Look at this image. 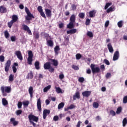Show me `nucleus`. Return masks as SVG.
Listing matches in <instances>:
<instances>
[{
  "label": "nucleus",
  "instance_id": "nucleus-62",
  "mask_svg": "<svg viewBox=\"0 0 127 127\" xmlns=\"http://www.w3.org/2000/svg\"><path fill=\"white\" fill-rule=\"evenodd\" d=\"M12 70H13V73H16V71H17V68H16V66H13Z\"/></svg>",
  "mask_w": 127,
  "mask_h": 127
},
{
  "label": "nucleus",
  "instance_id": "nucleus-33",
  "mask_svg": "<svg viewBox=\"0 0 127 127\" xmlns=\"http://www.w3.org/2000/svg\"><path fill=\"white\" fill-rule=\"evenodd\" d=\"M32 78H33V74L32 73V72H30L27 75V79H32Z\"/></svg>",
  "mask_w": 127,
  "mask_h": 127
},
{
  "label": "nucleus",
  "instance_id": "nucleus-40",
  "mask_svg": "<svg viewBox=\"0 0 127 127\" xmlns=\"http://www.w3.org/2000/svg\"><path fill=\"white\" fill-rule=\"evenodd\" d=\"M34 37H35L36 39H38L39 38V33L36 32L34 33Z\"/></svg>",
  "mask_w": 127,
  "mask_h": 127
},
{
  "label": "nucleus",
  "instance_id": "nucleus-7",
  "mask_svg": "<svg viewBox=\"0 0 127 127\" xmlns=\"http://www.w3.org/2000/svg\"><path fill=\"white\" fill-rule=\"evenodd\" d=\"M15 55L17 56L18 59L20 61H22L23 60V58H22V54H21V52L20 51H16L15 52Z\"/></svg>",
  "mask_w": 127,
  "mask_h": 127
},
{
  "label": "nucleus",
  "instance_id": "nucleus-19",
  "mask_svg": "<svg viewBox=\"0 0 127 127\" xmlns=\"http://www.w3.org/2000/svg\"><path fill=\"white\" fill-rule=\"evenodd\" d=\"M107 47H108L109 52H110V53H113L114 49L113 48V46H112V44L111 43H109L107 45Z\"/></svg>",
  "mask_w": 127,
  "mask_h": 127
},
{
  "label": "nucleus",
  "instance_id": "nucleus-20",
  "mask_svg": "<svg viewBox=\"0 0 127 127\" xmlns=\"http://www.w3.org/2000/svg\"><path fill=\"white\" fill-rule=\"evenodd\" d=\"M75 20H76V15H75V14L71 15L69 19V21L70 22H73V23H75Z\"/></svg>",
  "mask_w": 127,
  "mask_h": 127
},
{
  "label": "nucleus",
  "instance_id": "nucleus-6",
  "mask_svg": "<svg viewBox=\"0 0 127 127\" xmlns=\"http://www.w3.org/2000/svg\"><path fill=\"white\" fill-rule=\"evenodd\" d=\"M22 27L23 30L27 31L29 35H32V33L31 32V30H30V29H29V27H28L26 25L23 24Z\"/></svg>",
  "mask_w": 127,
  "mask_h": 127
},
{
  "label": "nucleus",
  "instance_id": "nucleus-8",
  "mask_svg": "<svg viewBox=\"0 0 127 127\" xmlns=\"http://www.w3.org/2000/svg\"><path fill=\"white\" fill-rule=\"evenodd\" d=\"M49 61L50 62V63H51L52 65H53V66H54L56 67H58V61L57 60L50 59Z\"/></svg>",
  "mask_w": 127,
  "mask_h": 127
},
{
  "label": "nucleus",
  "instance_id": "nucleus-54",
  "mask_svg": "<svg viewBox=\"0 0 127 127\" xmlns=\"http://www.w3.org/2000/svg\"><path fill=\"white\" fill-rule=\"evenodd\" d=\"M10 39L12 42L15 41L16 40V37L15 36H12L10 37Z\"/></svg>",
  "mask_w": 127,
  "mask_h": 127
},
{
  "label": "nucleus",
  "instance_id": "nucleus-27",
  "mask_svg": "<svg viewBox=\"0 0 127 127\" xmlns=\"http://www.w3.org/2000/svg\"><path fill=\"white\" fill-rule=\"evenodd\" d=\"M2 104L3 106H7V105H8V102H7V100L5 99V98H3L2 99Z\"/></svg>",
  "mask_w": 127,
  "mask_h": 127
},
{
  "label": "nucleus",
  "instance_id": "nucleus-39",
  "mask_svg": "<svg viewBox=\"0 0 127 127\" xmlns=\"http://www.w3.org/2000/svg\"><path fill=\"white\" fill-rule=\"evenodd\" d=\"M22 103L24 107H28V105H29V101H23Z\"/></svg>",
  "mask_w": 127,
  "mask_h": 127
},
{
  "label": "nucleus",
  "instance_id": "nucleus-52",
  "mask_svg": "<svg viewBox=\"0 0 127 127\" xmlns=\"http://www.w3.org/2000/svg\"><path fill=\"white\" fill-rule=\"evenodd\" d=\"M110 114L111 116H112V117H115V116H116V112L113 110H111L110 111Z\"/></svg>",
  "mask_w": 127,
  "mask_h": 127
},
{
  "label": "nucleus",
  "instance_id": "nucleus-3",
  "mask_svg": "<svg viewBox=\"0 0 127 127\" xmlns=\"http://www.w3.org/2000/svg\"><path fill=\"white\" fill-rule=\"evenodd\" d=\"M32 58H33V53H32V51H29L28 52V57L27 59L28 64H29V65L32 64V61H33Z\"/></svg>",
  "mask_w": 127,
  "mask_h": 127
},
{
  "label": "nucleus",
  "instance_id": "nucleus-60",
  "mask_svg": "<svg viewBox=\"0 0 127 127\" xmlns=\"http://www.w3.org/2000/svg\"><path fill=\"white\" fill-rule=\"evenodd\" d=\"M72 10H76L77 6L75 4L71 5Z\"/></svg>",
  "mask_w": 127,
  "mask_h": 127
},
{
  "label": "nucleus",
  "instance_id": "nucleus-34",
  "mask_svg": "<svg viewBox=\"0 0 127 127\" xmlns=\"http://www.w3.org/2000/svg\"><path fill=\"white\" fill-rule=\"evenodd\" d=\"M74 108H76V106L73 104H71L68 107H67V109H65V111H68V110H72V109H74Z\"/></svg>",
  "mask_w": 127,
  "mask_h": 127
},
{
  "label": "nucleus",
  "instance_id": "nucleus-44",
  "mask_svg": "<svg viewBox=\"0 0 127 127\" xmlns=\"http://www.w3.org/2000/svg\"><path fill=\"white\" fill-rule=\"evenodd\" d=\"M122 112V107H119L116 111V114H117L118 115L121 114V113Z\"/></svg>",
  "mask_w": 127,
  "mask_h": 127
},
{
  "label": "nucleus",
  "instance_id": "nucleus-4",
  "mask_svg": "<svg viewBox=\"0 0 127 127\" xmlns=\"http://www.w3.org/2000/svg\"><path fill=\"white\" fill-rule=\"evenodd\" d=\"M90 68L92 70V73H99L100 71V67H96V65L91 64L90 65Z\"/></svg>",
  "mask_w": 127,
  "mask_h": 127
},
{
  "label": "nucleus",
  "instance_id": "nucleus-46",
  "mask_svg": "<svg viewBox=\"0 0 127 127\" xmlns=\"http://www.w3.org/2000/svg\"><path fill=\"white\" fill-rule=\"evenodd\" d=\"M13 23H14V22H13L12 20L8 22L7 25L9 27V28H11V26H12V24H13Z\"/></svg>",
  "mask_w": 127,
  "mask_h": 127
},
{
  "label": "nucleus",
  "instance_id": "nucleus-31",
  "mask_svg": "<svg viewBox=\"0 0 127 127\" xmlns=\"http://www.w3.org/2000/svg\"><path fill=\"white\" fill-rule=\"evenodd\" d=\"M55 52L57 55H58V51L60 50V48L59 46H57L54 48Z\"/></svg>",
  "mask_w": 127,
  "mask_h": 127
},
{
  "label": "nucleus",
  "instance_id": "nucleus-64",
  "mask_svg": "<svg viewBox=\"0 0 127 127\" xmlns=\"http://www.w3.org/2000/svg\"><path fill=\"white\" fill-rule=\"evenodd\" d=\"M59 119V117H58V116H55L54 117L53 120H54V121H55V122H57V121H58Z\"/></svg>",
  "mask_w": 127,
  "mask_h": 127
},
{
  "label": "nucleus",
  "instance_id": "nucleus-45",
  "mask_svg": "<svg viewBox=\"0 0 127 127\" xmlns=\"http://www.w3.org/2000/svg\"><path fill=\"white\" fill-rule=\"evenodd\" d=\"M112 2H107L106 4V5L104 7L105 9H107V8H108V7H109V6H110V5H112Z\"/></svg>",
  "mask_w": 127,
  "mask_h": 127
},
{
  "label": "nucleus",
  "instance_id": "nucleus-35",
  "mask_svg": "<svg viewBox=\"0 0 127 127\" xmlns=\"http://www.w3.org/2000/svg\"><path fill=\"white\" fill-rule=\"evenodd\" d=\"M4 34L5 38H6L7 39L8 38H9V33H8V31H7V30L5 31L4 32Z\"/></svg>",
  "mask_w": 127,
  "mask_h": 127
},
{
  "label": "nucleus",
  "instance_id": "nucleus-21",
  "mask_svg": "<svg viewBox=\"0 0 127 127\" xmlns=\"http://www.w3.org/2000/svg\"><path fill=\"white\" fill-rule=\"evenodd\" d=\"M76 99H80V93L79 92H76L73 95V100L75 101Z\"/></svg>",
  "mask_w": 127,
  "mask_h": 127
},
{
  "label": "nucleus",
  "instance_id": "nucleus-14",
  "mask_svg": "<svg viewBox=\"0 0 127 127\" xmlns=\"http://www.w3.org/2000/svg\"><path fill=\"white\" fill-rule=\"evenodd\" d=\"M7 9L3 6H0V13H6Z\"/></svg>",
  "mask_w": 127,
  "mask_h": 127
},
{
  "label": "nucleus",
  "instance_id": "nucleus-12",
  "mask_svg": "<svg viewBox=\"0 0 127 127\" xmlns=\"http://www.w3.org/2000/svg\"><path fill=\"white\" fill-rule=\"evenodd\" d=\"M37 107L39 112H41V100L40 98L37 100Z\"/></svg>",
  "mask_w": 127,
  "mask_h": 127
},
{
  "label": "nucleus",
  "instance_id": "nucleus-26",
  "mask_svg": "<svg viewBox=\"0 0 127 127\" xmlns=\"http://www.w3.org/2000/svg\"><path fill=\"white\" fill-rule=\"evenodd\" d=\"M75 23H73L72 22H70L67 25V28H69L71 29V28H74V24Z\"/></svg>",
  "mask_w": 127,
  "mask_h": 127
},
{
  "label": "nucleus",
  "instance_id": "nucleus-2",
  "mask_svg": "<svg viewBox=\"0 0 127 127\" xmlns=\"http://www.w3.org/2000/svg\"><path fill=\"white\" fill-rule=\"evenodd\" d=\"M28 119L30 123H31V122H35V123H37L39 120L38 117H36L32 114H30L28 116Z\"/></svg>",
  "mask_w": 127,
  "mask_h": 127
},
{
  "label": "nucleus",
  "instance_id": "nucleus-47",
  "mask_svg": "<svg viewBox=\"0 0 127 127\" xmlns=\"http://www.w3.org/2000/svg\"><path fill=\"white\" fill-rule=\"evenodd\" d=\"M22 114V111L21 110H18L16 111V115L17 116H19V115H21Z\"/></svg>",
  "mask_w": 127,
  "mask_h": 127
},
{
  "label": "nucleus",
  "instance_id": "nucleus-16",
  "mask_svg": "<svg viewBox=\"0 0 127 127\" xmlns=\"http://www.w3.org/2000/svg\"><path fill=\"white\" fill-rule=\"evenodd\" d=\"M97 11L95 10H93L88 12L89 14V17H95V15L96 14V13Z\"/></svg>",
  "mask_w": 127,
  "mask_h": 127
},
{
  "label": "nucleus",
  "instance_id": "nucleus-58",
  "mask_svg": "<svg viewBox=\"0 0 127 127\" xmlns=\"http://www.w3.org/2000/svg\"><path fill=\"white\" fill-rule=\"evenodd\" d=\"M17 107L18 109H21V107H22V103H21V102H19L17 104Z\"/></svg>",
  "mask_w": 127,
  "mask_h": 127
},
{
  "label": "nucleus",
  "instance_id": "nucleus-37",
  "mask_svg": "<svg viewBox=\"0 0 127 127\" xmlns=\"http://www.w3.org/2000/svg\"><path fill=\"white\" fill-rule=\"evenodd\" d=\"M51 88V85H48L44 88V92H47V91H48L49 90H50Z\"/></svg>",
  "mask_w": 127,
  "mask_h": 127
},
{
  "label": "nucleus",
  "instance_id": "nucleus-13",
  "mask_svg": "<svg viewBox=\"0 0 127 127\" xmlns=\"http://www.w3.org/2000/svg\"><path fill=\"white\" fill-rule=\"evenodd\" d=\"M10 122L11 124V125H13L14 127H15L18 125V121H15V118H11L10 120Z\"/></svg>",
  "mask_w": 127,
  "mask_h": 127
},
{
  "label": "nucleus",
  "instance_id": "nucleus-63",
  "mask_svg": "<svg viewBox=\"0 0 127 127\" xmlns=\"http://www.w3.org/2000/svg\"><path fill=\"white\" fill-rule=\"evenodd\" d=\"M104 62L106 64V65H110V62L108 61L107 59L104 60Z\"/></svg>",
  "mask_w": 127,
  "mask_h": 127
},
{
  "label": "nucleus",
  "instance_id": "nucleus-10",
  "mask_svg": "<svg viewBox=\"0 0 127 127\" xmlns=\"http://www.w3.org/2000/svg\"><path fill=\"white\" fill-rule=\"evenodd\" d=\"M49 114H50V110L45 109L43 111V117L44 120H45V119H46V117H47V116H48V115H49Z\"/></svg>",
  "mask_w": 127,
  "mask_h": 127
},
{
  "label": "nucleus",
  "instance_id": "nucleus-41",
  "mask_svg": "<svg viewBox=\"0 0 127 127\" xmlns=\"http://www.w3.org/2000/svg\"><path fill=\"white\" fill-rule=\"evenodd\" d=\"M75 57H76V60H80V59L82 58V55H81V54H77L76 55Z\"/></svg>",
  "mask_w": 127,
  "mask_h": 127
},
{
  "label": "nucleus",
  "instance_id": "nucleus-22",
  "mask_svg": "<svg viewBox=\"0 0 127 127\" xmlns=\"http://www.w3.org/2000/svg\"><path fill=\"white\" fill-rule=\"evenodd\" d=\"M77 32V29H72L71 30L67 31L66 33L67 34H74V33H76Z\"/></svg>",
  "mask_w": 127,
  "mask_h": 127
},
{
  "label": "nucleus",
  "instance_id": "nucleus-30",
  "mask_svg": "<svg viewBox=\"0 0 127 127\" xmlns=\"http://www.w3.org/2000/svg\"><path fill=\"white\" fill-rule=\"evenodd\" d=\"M115 11V7L111 6L109 8H108L106 11H107V13H110V12H111V11Z\"/></svg>",
  "mask_w": 127,
  "mask_h": 127
},
{
  "label": "nucleus",
  "instance_id": "nucleus-51",
  "mask_svg": "<svg viewBox=\"0 0 127 127\" xmlns=\"http://www.w3.org/2000/svg\"><path fill=\"white\" fill-rule=\"evenodd\" d=\"M49 72H50L51 73H53V72H54L55 71V69L54 67H53L52 66H50V68L48 69Z\"/></svg>",
  "mask_w": 127,
  "mask_h": 127
},
{
  "label": "nucleus",
  "instance_id": "nucleus-25",
  "mask_svg": "<svg viewBox=\"0 0 127 127\" xmlns=\"http://www.w3.org/2000/svg\"><path fill=\"white\" fill-rule=\"evenodd\" d=\"M55 88L56 89V92H57L58 94H62V93H64V92H62V90L61 88H60V87L55 86Z\"/></svg>",
  "mask_w": 127,
  "mask_h": 127
},
{
  "label": "nucleus",
  "instance_id": "nucleus-61",
  "mask_svg": "<svg viewBox=\"0 0 127 127\" xmlns=\"http://www.w3.org/2000/svg\"><path fill=\"white\" fill-rule=\"evenodd\" d=\"M72 68V69H74V70H79V67L75 65H73Z\"/></svg>",
  "mask_w": 127,
  "mask_h": 127
},
{
  "label": "nucleus",
  "instance_id": "nucleus-49",
  "mask_svg": "<svg viewBox=\"0 0 127 127\" xmlns=\"http://www.w3.org/2000/svg\"><path fill=\"white\" fill-rule=\"evenodd\" d=\"M87 36H89V37H93V33L91 31H88L87 33Z\"/></svg>",
  "mask_w": 127,
  "mask_h": 127
},
{
  "label": "nucleus",
  "instance_id": "nucleus-48",
  "mask_svg": "<svg viewBox=\"0 0 127 127\" xmlns=\"http://www.w3.org/2000/svg\"><path fill=\"white\" fill-rule=\"evenodd\" d=\"M90 23H91V19H87L85 21L86 25H90Z\"/></svg>",
  "mask_w": 127,
  "mask_h": 127
},
{
  "label": "nucleus",
  "instance_id": "nucleus-9",
  "mask_svg": "<svg viewBox=\"0 0 127 127\" xmlns=\"http://www.w3.org/2000/svg\"><path fill=\"white\" fill-rule=\"evenodd\" d=\"M120 57V53L119 52V51H117L114 53V56H113V61H117L118 59H119V58Z\"/></svg>",
  "mask_w": 127,
  "mask_h": 127
},
{
  "label": "nucleus",
  "instance_id": "nucleus-42",
  "mask_svg": "<svg viewBox=\"0 0 127 127\" xmlns=\"http://www.w3.org/2000/svg\"><path fill=\"white\" fill-rule=\"evenodd\" d=\"M78 16L79 17H80V18H84L85 17V13H79L78 14Z\"/></svg>",
  "mask_w": 127,
  "mask_h": 127
},
{
  "label": "nucleus",
  "instance_id": "nucleus-1",
  "mask_svg": "<svg viewBox=\"0 0 127 127\" xmlns=\"http://www.w3.org/2000/svg\"><path fill=\"white\" fill-rule=\"evenodd\" d=\"M0 90L1 91L3 96H6V94L4 93V92L6 93H9L10 91H11V88L8 86H1Z\"/></svg>",
  "mask_w": 127,
  "mask_h": 127
},
{
  "label": "nucleus",
  "instance_id": "nucleus-32",
  "mask_svg": "<svg viewBox=\"0 0 127 127\" xmlns=\"http://www.w3.org/2000/svg\"><path fill=\"white\" fill-rule=\"evenodd\" d=\"M47 43L48 44V46H50V47H52V46H53V42L52 40H48L47 41Z\"/></svg>",
  "mask_w": 127,
  "mask_h": 127
},
{
  "label": "nucleus",
  "instance_id": "nucleus-15",
  "mask_svg": "<svg viewBox=\"0 0 127 127\" xmlns=\"http://www.w3.org/2000/svg\"><path fill=\"white\" fill-rule=\"evenodd\" d=\"M51 66V64L50 63V62H47L44 64V68L45 70H48Z\"/></svg>",
  "mask_w": 127,
  "mask_h": 127
},
{
  "label": "nucleus",
  "instance_id": "nucleus-18",
  "mask_svg": "<svg viewBox=\"0 0 127 127\" xmlns=\"http://www.w3.org/2000/svg\"><path fill=\"white\" fill-rule=\"evenodd\" d=\"M29 94H30V98H32L33 97V87L32 86H30L28 89Z\"/></svg>",
  "mask_w": 127,
  "mask_h": 127
},
{
  "label": "nucleus",
  "instance_id": "nucleus-36",
  "mask_svg": "<svg viewBox=\"0 0 127 127\" xmlns=\"http://www.w3.org/2000/svg\"><path fill=\"white\" fill-rule=\"evenodd\" d=\"M64 103L63 102H61V103H60L58 105V109L60 110L61 109H62L64 107Z\"/></svg>",
  "mask_w": 127,
  "mask_h": 127
},
{
  "label": "nucleus",
  "instance_id": "nucleus-17",
  "mask_svg": "<svg viewBox=\"0 0 127 127\" xmlns=\"http://www.w3.org/2000/svg\"><path fill=\"white\" fill-rule=\"evenodd\" d=\"M82 95L83 97H86V98H88V97H89L91 95V91H85L82 93Z\"/></svg>",
  "mask_w": 127,
  "mask_h": 127
},
{
  "label": "nucleus",
  "instance_id": "nucleus-50",
  "mask_svg": "<svg viewBox=\"0 0 127 127\" xmlns=\"http://www.w3.org/2000/svg\"><path fill=\"white\" fill-rule=\"evenodd\" d=\"M118 26L120 28L123 27V21H120L119 22H118L117 23Z\"/></svg>",
  "mask_w": 127,
  "mask_h": 127
},
{
  "label": "nucleus",
  "instance_id": "nucleus-23",
  "mask_svg": "<svg viewBox=\"0 0 127 127\" xmlns=\"http://www.w3.org/2000/svg\"><path fill=\"white\" fill-rule=\"evenodd\" d=\"M31 18H34V16L31 13L28 14L25 17L26 20H31Z\"/></svg>",
  "mask_w": 127,
  "mask_h": 127
},
{
  "label": "nucleus",
  "instance_id": "nucleus-55",
  "mask_svg": "<svg viewBox=\"0 0 127 127\" xmlns=\"http://www.w3.org/2000/svg\"><path fill=\"white\" fill-rule=\"evenodd\" d=\"M78 81L80 83H83L84 82V81H85V78H84V77H79L78 78Z\"/></svg>",
  "mask_w": 127,
  "mask_h": 127
},
{
  "label": "nucleus",
  "instance_id": "nucleus-29",
  "mask_svg": "<svg viewBox=\"0 0 127 127\" xmlns=\"http://www.w3.org/2000/svg\"><path fill=\"white\" fill-rule=\"evenodd\" d=\"M39 62L37 61L35 63V67L37 70H39L40 69V66H39Z\"/></svg>",
  "mask_w": 127,
  "mask_h": 127
},
{
  "label": "nucleus",
  "instance_id": "nucleus-57",
  "mask_svg": "<svg viewBox=\"0 0 127 127\" xmlns=\"http://www.w3.org/2000/svg\"><path fill=\"white\" fill-rule=\"evenodd\" d=\"M4 62V56H0V62Z\"/></svg>",
  "mask_w": 127,
  "mask_h": 127
},
{
  "label": "nucleus",
  "instance_id": "nucleus-38",
  "mask_svg": "<svg viewBox=\"0 0 127 127\" xmlns=\"http://www.w3.org/2000/svg\"><path fill=\"white\" fill-rule=\"evenodd\" d=\"M93 107L95 109H98L99 108V103L96 102H94L93 104Z\"/></svg>",
  "mask_w": 127,
  "mask_h": 127
},
{
  "label": "nucleus",
  "instance_id": "nucleus-28",
  "mask_svg": "<svg viewBox=\"0 0 127 127\" xmlns=\"http://www.w3.org/2000/svg\"><path fill=\"white\" fill-rule=\"evenodd\" d=\"M14 75L12 74H10L9 76V79H8L9 82H10L13 81V80H14Z\"/></svg>",
  "mask_w": 127,
  "mask_h": 127
},
{
  "label": "nucleus",
  "instance_id": "nucleus-5",
  "mask_svg": "<svg viewBox=\"0 0 127 127\" xmlns=\"http://www.w3.org/2000/svg\"><path fill=\"white\" fill-rule=\"evenodd\" d=\"M11 64V61L10 60H8L6 61V64H5V71L8 72L9 70V67H10V65Z\"/></svg>",
  "mask_w": 127,
  "mask_h": 127
},
{
  "label": "nucleus",
  "instance_id": "nucleus-43",
  "mask_svg": "<svg viewBox=\"0 0 127 127\" xmlns=\"http://www.w3.org/2000/svg\"><path fill=\"white\" fill-rule=\"evenodd\" d=\"M126 125H127V119L124 118L123 121V126L125 127H126Z\"/></svg>",
  "mask_w": 127,
  "mask_h": 127
},
{
  "label": "nucleus",
  "instance_id": "nucleus-56",
  "mask_svg": "<svg viewBox=\"0 0 127 127\" xmlns=\"http://www.w3.org/2000/svg\"><path fill=\"white\" fill-rule=\"evenodd\" d=\"M40 13L42 17H44V18H46V16L45 15V13H44V12H43V11L40 12Z\"/></svg>",
  "mask_w": 127,
  "mask_h": 127
},
{
  "label": "nucleus",
  "instance_id": "nucleus-53",
  "mask_svg": "<svg viewBox=\"0 0 127 127\" xmlns=\"http://www.w3.org/2000/svg\"><path fill=\"white\" fill-rule=\"evenodd\" d=\"M37 9L40 13L43 11V9H42V6H38Z\"/></svg>",
  "mask_w": 127,
  "mask_h": 127
},
{
  "label": "nucleus",
  "instance_id": "nucleus-11",
  "mask_svg": "<svg viewBox=\"0 0 127 127\" xmlns=\"http://www.w3.org/2000/svg\"><path fill=\"white\" fill-rule=\"evenodd\" d=\"M45 14L47 15V17H51L52 16V11L49 9L46 8L45 9Z\"/></svg>",
  "mask_w": 127,
  "mask_h": 127
},
{
  "label": "nucleus",
  "instance_id": "nucleus-24",
  "mask_svg": "<svg viewBox=\"0 0 127 127\" xmlns=\"http://www.w3.org/2000/svg\"><path fill=\"white\" fill-rule=\"evenodd\" d=\"M17 20H18V17L16 15H13L12 16V20L11 21L14 22H16Z\"/></svg>",
  "mask_w": 127,
  "mask_h": 127
},
{
  "label": "nucleus",
  "instance_id": "nucleus-59",
  "mask_svg": "<svg viewBox=\"0 0 127 127\" xmlns=\"http://www.w3.org/2000/svg\"><path fill=\"white\" fill-rule=\"evenodd\" d=\"M127 96H126L123 98V103L127 104Z\"/></svg>",
  "mask_w": 127,
  "mask_h": 127
}]
</instances>
